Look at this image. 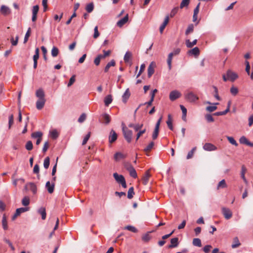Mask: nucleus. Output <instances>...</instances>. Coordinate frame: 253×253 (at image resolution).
<instances>
[{"label":"nucleus","mask_w":253,"mask_h":253,"mask_svg":"<svg viewBox=\"0 0 253 253\" xmlns=\"http://www.w3.org/2000/svg\"><path fill=\"white\" fill-rule=\"evenodd\" d=\"M122 130L125 139L127 142L130 143L132 140V131L128 129L123 124H122Z\"/></svg>","instance_id":"obj_1"},{"label":"nucleus","mask_w":253,"mask_h":253,"mask_svg":"<svg viewBox=\"0 0 253 253\" xmlns=\"http://www.w3.org/2000/svg\"><path fill=\"white\" fill-rule=\"evenodd\" d=\"M113 176L116 181L119 184H121L124 188L126 187V184L124 176L123 175H119L117 173H114Z\"/></svg>","instance_id":"obj_2"},{"label":"nucleus","mask_w":253,"mask_h":253,"mask_svg":"<svg viewBox=\"0 0 253 253\" xmlns=\"http://www.w3.org/2000/svg\"><path fill=\"white\" fill-rule=\"evenodd\" d=\"M185 97L187 101L191 103H195L198 99V96L193 92H189L185 94Z\"/></svg>","instance_id":"obj_3"},{"label":"nucleus","mask_w":253,"mask_h":253,"mask_svg":"<svg viewBox=\"0 0 253 253\" xmlns=\"http://www.w3.org/2000/svg\"><path fill=\"white\" fill-rule=\"evenodd\" d=\"M42 133L41 131H36L32 133L31 137L37 139L36 144L39 145L42 140Z\"/></svg>","instance_id":"obj_4"},{"label":"nucleus","mask_w":253,"mask_h":253,"mask_svg":"<svg viewBox=\"0 0 253 253\" xmlns=\"http://www.w3.org/2000/svg\"><path fill=\"white\" fill-rule=\"evenodd\" d=\"M221 211L224 217L226 219H229L232 216V212L229 209L223 207L221 209Z\"/></svg>","instance_id":"obj_5"},{"label":"nucleus","mask_w":253,"mask_h":253,"mask_svg":"<svg viewBox=\"0 0 253 253\" xmlns=\"http://www.w3.org/2000/svg\"><path fill=\"white\" fill-rule=\"evenodd\" d=\"M226 76L228 77L229 81L231 82L235 81L238 78V75L231 70H228L227 71Z\"/></svg>","instance_id":"obj_6"},{"label":"nucleus","mask_w":253,"mask_h":253,"mask_svg":"<svg viewBox=\"0 0 253 253\" xmlns=\"http://www.w3.org/2000/svg\"><path fill=\"white\" fill-rule=\"evenodd\" d=\"M181 93L176 90L171 91L169 93V99L174 101L181 96Z\"/></svg>","instance_id":"obj_7"},{"label":"nucleus","mask_w":253,"mask_h":253,"mask_svg":"<svg viewBox=\"0 0 253 253\" xmlns=\"http://www.w3.org/2000/svg\"><path fill=\"white\" fill-rule=\"evenodd\" d=\"M29 188L32 191L33 194H35L37 193V186L34 183L30 182L27 183L24 187V190L27 191Z\"/></svg>","instance_id":"obj_8"},{"label":"nucleus","mask_w":253,"mask_h":253,"mask_svg":"<svg viewBox=\"0 0 253 253\" xmlns=\"http://www.w3.org/2000/svg\"><path fill=\"white\" fill-rule=\"evenodd\" d=\"M203 149L206 151H211L217 149V147L211 143H206L203 146Z\"/></svg>","instance_id":"obj_9"},{"label":"nucleus","mask_w":253,"mask_h":253,"mask_svg":"<svg viewBox=\"0 0 253 253\" xmlns=\"http://www.w3.org/2000/svg\"><path fill=\"white\" fill-rule=\"evenodd\" d=\"M128 20V15L126 14V15L122 19L120 20L117 23V25L119 27H122L124 25Z\"/></svg>","instance_id":"obj_10"},{"label":"nucleus","mask_w":253,"mask_h":253,"mask_svg":"<svg viewBox=\"0 0 253 253\" xmlns=\"http://www.w3.org/2000/svg\"><path fill=\"white\" fill-rule=\"evenodd\" d=\"M46 100L45 99H38L36 102V108L38 110H41L44 106Z\"/></svg>","instance_id":"obj_11"},{"label":"nucleus","mask_w":253,"mask_h":253,"mask_svg":"<svg viewBox=\"0 0 253 253\" xmlns=\"http://www.w3.org/2000/svg\"><path fill=\"white\" fill-rule=\"evenodd\" d=\"M239 142L241 144H246L248 146L253 147V143L250 142L244 136H242L240 137Z\"/></svg>","instance_id":"obj_12"},{"label":"nucleus","mask_w":253,"mask_h":253,"mask_svg":"<svg viewBox=\"0 0 253 253\" xmlns=\"http://www.w3.org/2000/svg\"><path fill=\"white\" fill-rule=\"evenodd\" d=\"M0 13L4 15H7L11 12L9 8L5 5H2L0 9Z\"/></svg>","instance_id":"obj_13"},{"label":"nucleus","mask_w":253,"mask_h":253,"mask_svg":"<svg viewBox=\"0 0 253 253\" xmlns=\"http://www.w3.org/2000/svg\"><path fill=\"white\" fill-rule=\"evenodd\" d=\"M155 67V64L152 62L149 65L148 68V76L150 78L154 73V68Z\"/></svg>","instance_id":"obj_14"},{"label":"nucleus","mask_w":253,"mask_h":253,"mask_svg":"<svg viewBox=\"0 0 253 253\" xmlns=\"http://www.w3.org/2000/svg\"><path fill=\"white\" fill-rule=\"evenodd\" d=\"M36 96L38 99H45V94L42 88L38 89L36 92Z\"/></svg>","instance_id":"obj_15"},{"label":"nucleus","mask_w":253,"mask_h":253,"mask_svg":"<svg viewBox=\"0 0 253 253\" xmlns=\"http://www.w3.org/2000/svg\"><path fill=\"white\" fill-rule=\"evenodd\" d=\"M117 138V134L114 130H112L110 133L109 137V142L112 143L115 142Z\"/></svg>","instance_id":"obj_16"},{"label":"nucleus","mask_w":253,"mask_h":253,"mask_svg":"<svg viewBox=\"0 0 253 253\" xmlns=\"http://www.w3.org/2000/svg\"><path fill=\"white\" fill-rule=\"evenodd\" d=\"M45 187L49 193L51 194L53 192L54 189V183H50L49 181H47L45 184Z\"/></svg>","instance_id":"obj_17"},{"label":"nucleus","mask_w":253,"mask_h":253,"mask_svg":"<svg viewBox=\"0 0 253 253\" xmlns=\"http://www.w3.org/2000/svg\"><path fill=\"white\" fill-rule=\"evenodd\" d=\"M150 176L151 174L150 173L149 170H148L145 172L144 175L143 176L142 179V183L144 185H146L148 183Z\"/></svg>","instance_id":"obj_18"},{"label":"nucleus","mask_w":253,"mask_h":253,"mask_svg":"<svg viewBox=\"0 0 253 253\" xmlns=\"http://www.w3.org/2000/svg\"><path fill=\"white\" fill-rule=\"evenodd\" d=\"M132 57V54L129 51H127L124 56V61L126 63H130L131 65V59Z\"/></svg>","instance_id":"obj_19"},{"label":"nucleus","mask_w":253,"mask_h":253,"mask_svg":"<svg viewBox=\"0 0 253 253\" xmlns=\"http://www.w3.org/2000/svg\"><path fill=\"white\" fill-rule=\"evenodd\" d=\"M169 21V17L168 16H167L164 20V21L163 22V24L161 25V26L160 27V32L161 34L163 33L164 30L165 29L166 26L168 24Z\"/></svg>","instance_id":"obj_20"},{"label":"nucleus","mask_w":253,"mask_h":253,"mask_svg":"<svg viewBox=\"0 0 253 253\" xmlns=\"http://www.w3.org/2000/svg\"><path fill=\"white\" fill-rule=\"evenodd\" d=\"M126 155L121 152H117L114 155V159L116 161H119L126 158Z\"/></svg>","instance_id":"obj_21"},{"label":"nucleus","mask_w":253,"mask_h":253,"mask_svg":"<svg viewBox=\"0 0 253 253\" xmlns=\"http://www.w3.org/2000/svg\"><path fill=\"white\" fill-rule=\"evenodd\" d=\"M247 171V168L244 165H242L241 167V175L242 178L245 182H247V180L245 177V174Z\"/></svg>","instance_id":"obj_22"},{"label":"nucleus","mask_w":253,"mask_h":253,"mask_svg":"<svg viewBox=\"0 0 253 253\" xmlns=\"http://www.w3.org/2000/svg\"><path fill=\"white\" fill-rule=\"evenodd\" d=\"M171 244L169 246V248L176 247L178 245V238H173L170 240Z\"/></svg>","instance_id":"obj_23"},{"label":"nucleus","mask_w":253,"mask_h":253,"mask_svg":"<svg viewBox=\"0 0 253 253\" xmlns=\"http://www.w3.org/2000/svg\"><path fill=\"white\" fill-rule=\"evenodd\" d=\"M188 53L189 55H193L195 56H198L199 55L200 50H199V49L198 47H195L193 48V49L188 51Z\"/></svg>","instance_id":"obj_24"},{"label":"nucleus","mask_w":253,"mask_h":253,"mask_svg":"<svg viewBox=\"0 0 253 253\" xmlns=\"http://www.w3.org/2000/svg\"><path fill=\"white\" fill-rule=\"evenodd\" d=\"M130 95V93L129 89L127 88L126 89V91L125 92L124 94L122 96L123 101L125 103H126Z\"/></svg>","instance_id":"obj_25"},{"label":"nucleus","mask_w":253,"mask_h":253,"mask_svg":"<svg viewBox=\"0 0 253 253\" xmlns=\"http://www.w3.org/2000/svg\"><path fill=\"white\" fill-rule=\"evenodd\" d=\"M172 118L170 114L168 115V120L167 121V124L169 127V128L170 130H173V126H172Z\"/></svg>","instance_id":"obj_26"},{"label":"nucleus","mask_w":253,"mask_h":253,"mask_svg":"<svg viewBox=\"0 0 253 253\" xmlns=\"http://www.w3.org/2000/svg\"><path fill=\"white\" fill-rule=\"evenodd\" d=\"M197 40H194L192 42H190L189 39L186 40L185 41L186 45L188 48L192 47L194 45L197 44Z\"/></svg>","instance_id":"obj_27"},{"label":"nucleus","mask_w":253,"mask_h":253,"mask_svg":"<svg viewBox=\"0 0 253 253\" xmlns=\"http://www.w3.org/2000/svg\"><path fill=\"white\" fill-rule=\"evenodd\" d=\"M38 212L42 215V218L44 220L46 218V213L45 209L43 207H41L38 210Z\"/></svg>","instance_id":"obj_28"},{"label":"nucleus","mask_w":253,"mask_h":253,"mask_svg":"<svg viewBox=\"0 0 253 253\" xmlns=\"http://www.w3.org/2000/svg\"><path fill=\"white\" fill-rule=\"evenodd\" d=\"M2 225L3 229L6 230L8 229V225L6 220V217L5 214H3L2 219Z\"/></svg>","instance_id":"obj_29"},{"label":"nucleus","mask_w":253,"mask_h":253,"mask_svg":"<svg viewBox=\"0 0 253 253\" xmlns=\"http://www.w3.org/2000/svg\"><path fill=\"white\" fill-rule=\"evenodd\" d=\"M112 97L111 95H108L104 98L105 105L108 106L112 102Z\"/></svg>","instance_id":"obj_30"},{"label":"nucleus","mask_w":253,"mask_h":253,"mask_svg":"<svg viewBox=\"0 0 253 253\" xmlns=\"http://www.w3.org/2000/svg\"><path fill=\"white\" fill-rule=\"evenodd\" d=\"M226 187H227V184L226 183L225 180L224 179H222L218 183L217 186V189H219L220 188H224Z\"/></svg>","instance_id":"obj_31"},{"label":"nucleus","mask_w":253,"mask_h":253,"mask_svg":"<svg viewBox=\"0 0 253 253\" xmlns=\"http://www.w3.org/2000/svg\"><path fill=\"white\" fill-rule=\"evenodd\" d=\"M115 65V62L114 60H112L110 62H109L106 66L104 69V71L105 72H107L109 71V68L111 66H114Z\"/></svg>","instance_id":"obj_32"},{"label":"nucleus","mask_w":253,"mask_h":253,"mask_svg":"<svg viewBox=\"0 0 253 253\" xmlns=\"http://www.w3.org/2000/svg\"><path fill=\"white\" fill-rule=\"evenodd\" d=\"M218 104H219L218 103H215L213 104L214 106L207 107V108H206L207 111L208 112H212L214 111L215 110H216L217 109L216 105H218Z\"/></svg>","instance_id":"obj_33"},{"label":"nucleus","mask_w":253,"mask_h":253,"mask_svg":"<svg viewBox=\"0 0 253 253\" xmlns=\"http://www.w3.org/2000/svg\"><path fill=\"white\" fill-rule=\"evenodd\" d=\"M189 3L190 0H182L180 4V8L182 9L185 7H187L189 5Z\"/></svg>","instance_id":"obj_34"},{"label":"nucleus","mask_w":253,"mask_h":253,"mask_svg":"<svg viewBox=\"0 0 253 253\" xmlns=\"http://www.w3.org/2000/svg\"><path fill=\"white\" fill-rule=\"evenodd\" d=\"M159 127L160 126H155V129L152 135V138L154 140L156 139L158 137L159 131Z\"/></svg>","instance_id":"obj_35"},{"label":"nucleus","mask_w":253,"mask_h":253,"mask_svg":"<svg viewBox=\"0 0 253 253\" xmlns=\"http://www.w3.org/2000/svg\"><path fill=\"white\" fill-rule=\"evenodd\" d=\"M240 245V243L237 237H235L233 239V244L232 245V248H236Z\"/></svg>","instance_id":"obj_36"},{"label":"nucleus","mask_w":253,"mask_h":253,"mask_svg":"<svg viewBox=\"0 0 253 253\" xmlns=\"http://www.w3.org/2000/svg\"><path fill=\"white\" fill-rule=\"evenodd\" d=\"M29 209V208H20L16 209L17 215H20L21 213L28 211Z\"/></svg>","instance_id":"obj_37"},{"label":"nucleus","mask_w":253,"mask_h":253,"mask_svg":"<svg viewBox=\"0 0 253 253\" xmlns=\"http://www.w3.org/2000/svg\"><path fill=\"white\" fill-rule=\"evenodd\" d=\"M193 244L194 246L199 247L202 246L201 240L199 238H194L193 240Z\"/></svg>","instance_id":"obj_38"},{"label":"nucleus","mask_w":253,"mask_h":253,"mask_svg":"<svg viewBox=\"0 0 253 253\" xmlns=\"http://www.w3.org/2000/svg\"><path fill=\"white\" fill-rule=\"evenodd\" d=\"M134 195V189L132 187L129 188L127 192V198L129 199L132 198Z\"/></svg>","instance_id":"obj_39"},{"label":"nucleus","mask_w":253,"mask_h":253,"mask_svg":"<svg viewBox=\"0 0 253 253\" xmlns=\"http://www.w3.org/2000/svg\"><path fill=\"white\" fill-rule=\"evenodd\" d=\"M174 55H173V53H171V52L170 53L168 56L167 62H168L169 69H170L171 67V62H172V57Z\"/></svg>","instance_id":"obj_40"},{"label":"nucleus","mask_w":253,"mask_h":253,"mask_svg":"<svg viewBox=\"0 0 253 253\" xmlns=\"http://www.w3.org/2000/svg\"><path fill=\"white\" fill-rule=\"evenodd\" d=\"M238 92L239 90L237 87L235 86H232L230 88V92L233 95H236L238 93Z\"/></svg>","instance_id":"obj_41"},{"label":"nucleus","mask_w":253,"mask_h":253,"mask_svg":"<svg viewBox=\"0 0 253 253\" xmlns=\"http://www.w3.org/2000/svg\"><path fill=\"white\" fill-rule=\"evenodd\" d=\"M94 8V5L92 2H91L88 4L86 5L85 9L88 12L90 13L91 12Z\"/></svg>","instance_id":"obj_42"},{"label":"nucleus","mask_w":253,"mask_h":253,"mask_svg":"<svg viewBox=\"0 0 253 253\" xmlns=\"http://www.w3.org/2000/svg\"><path fill=\"white\" fill-rule=\"evenodd\" d=\"M30 199L28 197H24L22 200V204L24 206H27L29 205Z\"/></svg>","instance_id":"obj_43"},{"label":"nucleus","mask_w":253,"mask_h":253,"mask_svg":"<svg viewBox=\"0 0 253 253\" xmlns=\"http://www.w3.org/2000/svg\"><path fill=\"white\" fill-rule=\"evenodd\" d=\"M194 31V26L192 24L188 25L187 30L185 31V34L186 35H189L190 33L193 32Z\"/></svg>","instance_id":"obj_44"},{"label":"nucleus","mask_w":253,"mask_h":253,"mask_svg":"<svg viewBox=\"0 0 253 253\" xmlns=\"http://www.w3.org/2000/svg\"><path fill=\"white\" fill-rule=\"evenodd\" d=\"M124 229L131 231L133 233L137 232V229L135 227L131 225L126 226L124 228Z\"/></svg>","instance_id":"obj_45"},{"label":"nucleus","mask_w":253,"mask_h":253,"mask_svg":"<svg viewBox=\"0 0 253 253\" xmlns=\"http://www.w3.org/2000/svg\"><path fill=\"white\" fill-rule=\"evenodd\" d=\"M227 139L229 141V142L232 145L237 146L238 143L236 142V141L234 139V138L233 137L231 136H227Z\"/></svg>","instance_id":"obj_46"},{"label":"nucleus","mask_w":253,"mask_h":253,"mask_svg":"<svg viewBox=\"0 0 253 253\" xmlns=\"http://www.w3.org/2000/svg\"><path fill=\"white\" fill-rule=\"evenodd\" d=\"M180 108L181 109V111L182 112V119L185 121L186 120V113H187V109L186 108L183 106V105L180 106Z\"/></svg>","instance_id":"obj_47"},{"label":"nucleus","mask_w":253,"mask_h":253,"mask_svg":"<svg viewBox=\"0 0 253 253\" xmlns=\"http://www.w3.org/2000/svg\"><path fill=\"white\" fill-rule=\"evenodd\" d=\"M59 53V50L57 47L53 46L51 50V55L53 57H56Z\"/></svg>","instance_id":"obj_48"},{"label":"nucleus","mask_w":253,"mask_h":253,"mask_svg":"<svg viewBox=\"0 0 253 253\" xmlns=\"http://www.w3.org/2000/svg\"><path fill=\"white\" fill-rule=\"evenodd\" d=\"M50 135L52 138L55 139L58 137V133L56 130L54 129L50 131Z\"/></svg>","instance_id":"obj_49"},{"label":"nucleus","mask_w":253,"mask_h":253,"mask_svg":"<svg viewBox=\"0 0 253 253\" xmlns=\"http://www.w3.org/2000/svg\"><path fill=\"white\" fill-rule=\"evenodd\" d=\"M129 173V174L130 175L133 177V178H136L137 177V173L136 172V170H135V169L133 168L131 169H130L128 171Z\"/></svg>","instance_id":"obj_50"},{"label":"nucleus","mask_w":253,"mask_h":253,"mask_svg":"<svg viewBox=\"0 0 253 253\" xmlns=\"http://www.w3.org/2000/svg\"><path fill=\"white\" fill-rule=\"evenodd\" d=\"M49 163H50L49 158L48 157L45 158L44 160V163H43V166L45 169H47L48 168L49 166Z\"/></svg>","instance_id":"obj_51"},{"label":"nucleus","mask_w":253,"mask_h":253,"mask_svg":"<svg viewBox=\"0 0 253 253\" xmlns=\"http://www.w3.org/2000/svg\"><path fill=\"white\" fill-rule=\"evenodd\" d=\"M25 147L27 150L30 151L32 150L33 146L32 141H28L26 144Z\"/></svg>","instance_id":"obj_52"},{"label":"nucleus","mask_w":253,"mask_h":253,"mask_svg":"<svg viewBox=\"0 0 253 253\" xmlns=\"http://www.w3.org/2000/svg\"><path fill=\"white\" fill-rule=\"evenodd\" d=\"M30 35H31V28H29L27 33H26V35H25V36L24 38V43H26L28 41V39H29V37L30 36Z\"/></svg>","instance_id":"obj_53"},{"label":"nucleus","mask_w":253,"mask_h":253,"mask_svg":"<svg viewBox=\"0 0 253 253\" xmlns=\"http://www.w3.org/2000/svg\"><path fill=\"white\" fill-rule=\"evenodd\" d=\"M104 120L105 123L108 124L110 122V118L109 115L105 114L102 116Z\"/></svg>","instance_id":"obj_54"},{"label":"nucleus","mask_w":253,"mask_h":253,"mask_svg":"<svg viewBox=\"0 0 253 253\" xmlns=\"http://www.w3.org/2000/svg\"><path fill=\"white\" fill-rule=\"evenodd\" d=\"M138 133L136 134V140H137L139 137L146 132V128L141 129V130L138 131Z\"/></svg>","instance_id":"obj_55"},{"label":"nucleus","mask_w":253,"mask_h":253,"mask_svg":"<svg viewBox=\"0 0 253 253\" xmlns=\"http://www.w3.org/2000/svg\"><path fill=\"white\" fill-rule=\"evenodd\" d=\"M19 37L17 36L15 38V40L14 39L13 37H11L10 39L11 43L13 46H15L17 44Z\"/></svg>","instance_id":"obj_56"},{"label":"nucleus","mask_w":253,"mask_h":253,"mask_svg":"<svg viewBox=\"0 0 253 253\" xmlns=\"http://www.w3.org/2000/svg\"><path fill=\"white\" fill-rule=\"evenodd\" d=\"M143 124H135L133 129L135 131H138L140 130H141L143 127Z\"/></svg>","instance_id":"obj_57"},{"label":"nucleus","mask_w":253,"mask_h":253,"mask_svg":"<svg viewBox=\"0 0 253 253\" xmlns=\"http://www.w3.org/2000/svg\"><path fill=\"white\" fill-rule=\"evenodd\" d=\"M229 112V109H226L225 111L222 112H217L215 113L213 115L215 116L225 115Z\"/></svg>","instance_id":"obj_58"},{"label":"nucleus","mask_w":253,"mask_h":253,"mask_svg":"<svg viewBox=\"0 0 253 253\" xmlns=\"http://www.w3.org/2000/svg\"><path fill=\"white\" fill-rule=\"evenodd\" d=\"M178 8H179L178 7H175L171 10L170 13V16L171 17H173L177 13Z\"/></svg>","instance_id":"obj_59"},{"label":"nucleus","mask_w":253,"mask_h":253,"mask_svg":"<svg viewBox=\"0 0 253 253\" xmlns=\"http://www.w3.org/2000/svg\"><path fill=\"white\" fill-rule=\"evenodd\" d=\"M100 35V34L98 30V27L96 26L95 27L94 29V35H93V38L94 39H97Z\"/></svg>","instance_id":"obj_60"},{"label":"nucleus","mask_w":253,"mask_h":253,"mask_svg":"<svg viewBox=\"0 0 253 253\" xmlns=\"http://www.w3.org/2000/svg\"><path fill=\"white\" fill-rule=\"evenodd\" d=\"M75 75H73L71 78H70L69 83L68 84V86L69 87L71 86L75 82Z\"/></svg>","instance_id":"obj_61"},{"label":"nucleus","mask_w":253,"mask_h":253,"mask_svg":"<svg viewBox=\"0 0 253 253\" xmlns=\"http://www.w3.org/2000/svg\"><path fill=\"white\" fill-rule=\"evenodd\" d=\"M205 118L208 122H214V119L210 114H207L205 116Z\"/></svg>","instance_id":"obj_62"},{"label":"nucleus","mask_w":253,"mask_h":253,"mask_svg":"<svg viewBox=\"0 0 253 253\" xmlns=\"http://www.w3.org/2000/svg\"><path fill=\"white\" fill-rule=\"evenodd\" d=\"M86 119V115L84 113L82 114L78 119V122L80 123L84 121Z\"/></svg>","instance_id":"obj_63"},{"label":"nucleus","mask_w":253,"mask_h":253,"mask_svg":"<svg viewBox=\"0 0 253 253\" xmlns=\"http://www.w3.org/2000/svg\"><path fill=\"white\" fill-rule=\"evenodd\" d=\"M154 145V143L153 142H151L149 144V145L144 149V150L145 151H149L151 150V149L153 148V147Z\"/></svg>","instance_id":"obj_64"}]
</instances>
